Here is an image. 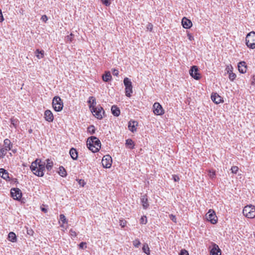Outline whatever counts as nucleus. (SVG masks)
I'll use <instances>...</instances> for the list:
<instances>
[{"label": "nucleus", "mask_w": 255, "mask_h": 255, "mask_svg": "<svg viewBox=\"0 0 255 255\" xmlns=\"http://www.w3.org/2000/svg\"><path fill=\"white\" fill-rule=\"evenodd\" d=\"M30 168L34 174L38 177H42L44 175L45 163L42 162L39 159H36L32 162Z\"/></svg>", "instance_id": "f257e3e1"}, {"label": "nucleus", "mask_w": 255, "mask_h": 255, "mask_svg": "<svg viewBox=\"0 0 255 255\" xmlns=\"http://www.w3.org/2000/svg\"><path fill=\"white\" fill-rule=\"evenodd\" d=\"M88 148L93 152H98L101 148V141L96 136H91L88 138L87 141Z\"/></svg>", "instance_id": "f03ea898"}, {"label": "nucleus", "mask_w": 255, "mask_h": 255, "mask_svg": "<svg viewBox=\"0 0 255 255\" xmlns=\"http://www.w3.org/2000/svg\"><path fill=\"white\" fill-rule=\"evenodd\" d=\"M244 215L250 219L255 217V206L252 205H247L243 210Z\"/></svg>", "instance_id": "7ed1b4c3"}, {"label": "nucleus", "mask_w": 255, "mask_h": 255, "mask_svg": "<svg viewBox=\"0 0 255 255\" xmlns=\"http://www.w3.org/2000/svg\"><path fill=\"white\" fill-rule=\"evenodd\" d=\"M246 44L250 48H255V32L251 31L247 34L246 37Z\"/></svg>", "instance_id": "20e7f679"}, {"label": "nucleus", "mask_w": 255, "mask_h": 255, "mask_svg": "<svg viewBox=\"0 0 255 255\" xmlns=\"http://www.w3.org/2000/svg\"><path fill=\"white\" fill-rule=\"evenodd\" d=\"M52 106L54 110L56 112H60L63 109V103L59 97L55 96L54 97L52 101Z\"/></svg>", "instance_id": "39448f33"}, {"label": "nucleus", "mask_w": 255, "mask_h": 255, "mask_svg": "<svg viewBox=\"0 0 255 255\" xmlns=\"http://www.w3.org/2000/svg\"><path fill=\"white\" fill-rule=\"evenodd\" d=\"M124 83L126 87V95L128 97H130L131 94L132 93V83L129 78L126 77L124 79Z\"/></svg>", "instance_id": "423d86ee"}, {"label": "nucleus", "mask_w": 255, "mask_h": 255, "mask_svg": "<svg viewBox=\"0 0 255 255\" xmlns=\"http://www.w3.org/2000/svg\"><path fill=\"white\" fill-rule=\"evenodd\" d=\"M91 112L93 113V115L98 119H102L103 118L102 114L105 113L103 108L100 106H98V107H93L92 109H91Z\"/></svg>", "instance_id": "0eeeda50"}, {"label": "nucleus", "mask_w": 255, "mask_h": 255, "mask_svg": "<svg viewBox=\"0 0 255 255\" xmlns=\"http://www.w3.org/2000/svg\"><path fill=\"white\" fill-rule=\"evenodd\" d=\"M10 195L12 198L16 200H20L22 197L21 190L17 188H12L10 190Z\"/></svg>", "instance_id": "6e6552de"}, {"label": "nucleus", "mask_w": 255, "mask_h": 255, "mask_svg": "<svg viewBox=\"0 0 255 255\" xmlns=\"http://www.w3.org/2000/svg\"><path fill=\"white\" fill-rule=\"evenodd\" d=\"M207 220L213 224H215L217 222V218L215 212L210 209L206 215Z\"/></svg>", "instance_id": "1a4fd4ad"}, {"label": "nucleus", "mask_w": 255, "mask_h": 255, "mask_svg": "<svg viewBox=\"0 0 255 255\" xmlns=\"http://www.w3.org/2000/svg\"><path fill=\"white\" fill-rule=\"evenodd\" d=\"M112 158L109 155L104 156L102 160V164L104 168H109L111 167Z\"/></svg>", "instance_id": "9d476101"}, {"label": "nucleus", "mask_w": 255, "mask_h": 255, "mask_svg": "<svg viewBox=\"0 0 255 255\" xmlns=\"http://www.w3.org/2000/svg\"><path fill=\"white\" fill-rule=\"evenodd\" d=\"M153 112L156 115H162L164 113L162 106L157 102L155 103L153 105Z\"/></svg>", "instance_id": "9b49d317"}, {"label": "nucleus", "mask_w": 255, "mask_h": 255, "mask_svg": "<svg viewBox=\"0 0 255 255\" xmlns=\"http://www.w3.org/2000/svg\"><path fill=\"white\" fill-rule=\"evenodd\" d=\"M189 73L192 77L195 80H199L201 78L200 75L198 72V69L196 66H192L189 70Z\"/></svg>", "instance_id": "f8f14e48"}, {"label": "nucleus", "mask_w": 255, "mask_h": 255, "mask_svg": "<svg viewBox=\"0 0 255 255\" xmlns=\"http://www.w3.org/2000/svg\"><path fill=\"white\" fill-rule=\"evenodd\" d=\"M138 126V122L136 121L130 120L128 123V129L132 132L136 131V127Z\"/></svg>", "instance_id": "ddd939ff"}, {"label": "nucleus", "mask_w": 255, "mask_h": 255, "mask_svg": "<svg viewBox=\"0 0 255 255\" xmlns=\"http://www.w3.org/2000/svg\"><path fill=\"white\" fill-rule=\"evenodd\" d=\"M44 118L48 122H52L54 120L52 113L50 110H47L44 112Z\"/></svg>", "instance_id": "4468645a"}, {"label": "nucleus", "mask_w": 255, "mask_h": 255, "mask_svg": "<svg viewBox=\"0 0 255 255\" xmlns=\"http://www.w3.org/2000/svg\"><path fill=\"white\" fill-rule=\"evenodd\" d=\"M182 25L184 28L188 29L192 26V23L190 20L184 17L182 19Z\"/></svg>", "instance_id": "2eb2a0df"}, {"label": "nucleus", "mask_w": 255, "mask_h": 255, "mask_svg": "<svg viewBox=\"0 0 255 255\" xmlns=\"http://www.w3.org/2000/svg\"><path fill=\"white\" fill-rule=\"evenodd\" d=\"M12 146L13 144L9 139L6 138L4 140L2 148H3L6 151H7L11 150Z\"/></svg>", "instance_id": "dca6fc26"}, {"label": "nucleus", "mask_w": 255, "mask_h": 255, "mask_svg": "<svg viewBox=\"0 0 255 255\" xmlns=\"http://www.w3.org/2000/svg\"><path fill=\"white\" fill-rule=\"evenodd\" d=\"M211 255H221V251L219 249L218 246L215 244H213L212 249L210 251Z\"/></svg>", "instance_id": "f3484780"}, {"label": "nucleus", "mask_w": 255, "mask_h": 255, "mask_svg": "<svg viewBox=\"0 0 255 255\" xmlns=\"http://www.w3.org/2000/svg\"><path fill=\"white\" fill-rule=\"evenodd\" d=\"M238 69L240 73H245L247 71V66L244 61H241L238 64Z\"/></svg>", "instance_id": "a211bd4d"}, {"label": "nucleus", "mask_w": 255, "mask_h": 255, "mask_svg": "<svg viewBox=\"0 0 255 255\" xmlns=\"http://www.w3.org/2000/svg\"><path fill=\"white\" fill-rule=\"evenodd\" d=\"M211 99L215 104H218L222 102V98L217 93L212 94L211 95Z\"/></svg>", "instance_id": "6ab92c4d"}, {"label": "nucleus", "mask_w": 255, "mask_h": 255, "mask_svg": "<svg viewBox=\"0 0 255 255\" xmlns=\"http://www.w3.org/2000/svg\"><path fill=\"white\" fill-rule=\"evenodd\" d=\"M140 200L143 208L144 209H146L149 206L147 196L146 195L142 196Z\"/></svg>", "instance_id": "aec40b11"}, {"label": "nucleus", "mask_w": 255, "mask_h": 255, "mask_svg": "<svg viewBox=\"0 0 255 255\" xmlns=\"http://www.w3.org/2000/svg\"><path fill=\"white\" fill-rule=\"evenodd\" d=\"M69 154L71 157L74 160H77L78 158V151L76 149L72 147L70 149Z\"/></svg>", "instance_id": "412c9836"}, {"label": "nucleus", "mask_w": 255, "mask_h": 255, "mask_svg": "<svg viewBox=\"0 0 255 255\" xmlns=\"http://www.w3.org/2000/svg\"><path fill=\"white\" fill-rule=\"evenodd\" d=\"M111 111L114 116L118 117L121 113L120 110L117 106L113 105L111 107Z\"/></svg>", "instance_id": "4be33fe9"}, {"label": "nucleus", "mask_w": 255, "mask_h": 255, "mask_svg": "<svg viewBox=\"0 0 255 255\" xmlns=\"http://www.w3.org/2000/svg\"><path fill=\"white\" fill-rule=\"evenodd\" d=\"M7 239L12 243H15L17 241L16 236L15 234L12 232H11L8 234Z\"/></svg>", "instance_id": "5701e85b"}, {"label": "nucleus", "mask_w": 255, "mask_h": 255, "mask_svg": "<svg viewBox=\"0 0 255 255\" xmlns=\"http://www.w3.org/2000/svg\"><path fill=\"white\" fill-rule=\"evenodd\" d=\"M0 176L4 179L7 180L9 179L8 173L3 168L0 169Z\"/></svg>", "instance_id": "b1692460"}, {"label": "nucleus", "mask_w": 255, "mask_h": 255, "mask_svg": "<svg viewBox=\"0 0 255 255\" xmlns=\"http://www.w3.org/2000/svg\"><path fill=\"white\" fill-rule=\"evenodd\" d=\"M102 78L103 80L105 82H108L110 81L112 79V76L110 72H106L105 74L103 75Z\"/></svg>", "instance_id": "393cba45"}, {"label": "nucleus", "mask_w": 255, "mask_h": 255, "mask_svg": "<svg viewBox=\"0 0 255 255\" xmlns=\"http://www.w3.org/2000/svg\"><path fill=\"white\" fill-rule=\"evenodd\" d=\"M226 70L227 71V72L229 74V78L230 80L233 81L236 78V75L232 72L229 66H227V67L226 68Z\"/></svg>", "instance_id": "a878e982"}, {"label": "nucleus", "mask_w": 255, "mask_h": 255, "mask_svg": "<svg viewBox=\"0 0 255 255\" xmlns=\"http://www.w3.org/2000/svg\"><path fill=\"white\" fill-rule=\"evenodd\" d=\"M88 103L90 104V109H92L93 107H95L96 105V99L94 97L91 96L89 98Z\"/></svg>", "instance_id": "bb28decb"}, {"label": "nucleus", "mask_w": 255, "mask_h": 255, "mask_svg": "<svg viewBox=\"0 0 255 255\" xmlns=\"http://www.w3.org/2000/svg\"><path fill=\"white\" fill-rule=\"evenodd\" d=\"M58 174L63 177H66L67 175L66 170L62 166L59 167Z\"/></svg>", "instance_id": "cd10ccee"}, {"label": "nucleus", "mask_w": 255, "mask_h": 255, "mask_svg": "<svg viewBox=\"0 0 255 255\" xmlns=\"http://www.w3.org/2000/svg\"><path fill=\"white\" fill-rule=\"evenodd\" d=\"M35 54L36 57L38 59H41L44 57V51L43 50H40L39 49H36L35 51Z\"/></svg>", "instance_id": "c85d7f7f"}, {"label": "nucleus", "mask_w": 255, "mask_h": 255, "mask_svg": "<svg viewBox=\"0 0 255 255\" xmlns=\"http://www.w3.org/2000/svg\"><path fill=\"white\" fill-rule=\"evenodd\" d=\"M46 165H45V167L48 170H50L52 169V167L53 165V163L52 161L51 160L47 159L46 160Z\"/></svg>", "instance_id": "c756f323"}, {"label": "nucleus", "mask_w": 255, "mask_h": 255, "mask_svg": "<svg viewBox=\"0 0 255 255\" xmlns=\"http://www.w3.org/2000/svg\"><path fill=\"white\" fill-rule=\"evenodd\" d=\"M126 144L129 147L130 149L134 148V142L131 139H128L126 140Z\"/></svg>", "instance_id": "7c9ffc66"}, {"label": "nucleus", "mask_w": 255, "mask_h": 255, "mask_svg": "<svg viewBox=\"0 0 255 255\" xmlns=\"http://www.w3.org/2000/svg\"><path fill=\"white\" fill-rule=\"evenodd\" d=\"M143 252L147 255L150 254V250L147 244H145L142 247Z\"/></svg>", "instance_id": "2f4dec72"}, {"label": "nucleus", "mask_w": 255, "mask_h": 255, "mask_svg": "<svg viewBox=\"0 0 255 255\" xmlns=\"http://www.w3.org/2000/svg\"><path fill=\"white\" fill-rule=\"evenodd\" d=\"M60 220L62 223V224H67L68 220L66 218V217L63 214H60L59 216Z\"/></svg>", "instance_id": "473e14b6"}, {"label": "nucleus", "mask_w": 255, "mask_h": 255, "mask_svg": "<svg viewBox=\"0 0 255 255\" xmlns=\"http://www.w3.org/2000/svg\"><path fill=\"white\" fill-rule=\"evenodd\" d=\"M87 131L90 134H94L95 132V128L93 125L90 126L87 129Z\"/></svg>", "instance_id": "72a5a7b5"}, {"label": "nucleus", "mask_w": 255, "mask_h": 255, "mask_svg": "<svg viewBox=\"0 0 255 255\" xmlns=\"http://www.w3.org/2000/svg\"><path fill=\"white\" fill-rule=\"evenodd\" d=\"M147 223V218L145 216H142L140 219V224L145 225Z\"/></svg>", "instance_id": "f704fd0d"}, {"label": "nucleus", "mask_w": 255, "mask_h": 255, "mask_svg": "<svg viewBox=\"0 0 255 255\" xmlns=\"http://www.w3.org/2000/svg\"><path fill=\"white\" fill-rule=\"evenodd\" d=\"M7 151H6L3 148L0 149V158H3V156L6 154Z\"/></svg>", "instance_id": "c9c22d12"}, {"label": "nucleus", "mask_w": 255, "mask_h": 255, "mask_svg": "<svg viewBox=\"0 0 255 255\" xmlns=\"http://www.w3.org/2000/svg\"><path fill=\"white\" fill-rule=\"evenodd\" d=\"M141 244L140 242L138 239H135L133 241V245L135 248H138L140 245Z\"/></svg>", "instance_id": "e433bc0d"}, {"label": "nucleus", "mask_w": 255, "mask_h": 255, "mask_svg": "<svg viewBox=\"0 0 255 255\" xmlns=\"http://www.w3.org/2000/svg\"><path fill=\"white\" fill-rule=\"evenodd\" d=\"M208 175H209V176L211 178H212V179H213V178H215V176H216L215 171H214V170H210L209 171Z\"/></svg>", "instance_id": "4c0bfd02"}, {"label": "nucleus", "mask_w": 255, "mask_h": 255, "mask_svg": "<svg viewBox=\"0 0 255 255\" xmlns=\"http://www.w3.org/2000/svg\"><path fill=\"white\" fill-rule=\"evenodd\" d=\"M232 172L234 174H236L239 170V168L238 166H233L232 167L231 169Z\"/></svg>", "instance_id": "58836bf2"}, {"label": "nucleus", "mask_w": 255, "mask_h": 255, "mask_svg": "<svg viewBox=\"0 0 255 255\" xmlns=\"http://www.w3.org/2000/svg\"><path fill=\"white\" fill-rule=\"evenodd\" d=\"M69 234L72 237L75 238L77 236L76 232L72 229L70 230Z\"/></svg>", "instance_id": "ea45409f"}, {"label": "nucleus", "mask_w": 255, "mask_h": 255, "mask_svg": "<svg viewBox=\"0 0 255 255\" xmlns=\"http://www.w3.org/2000/svg\"><path fill=\"white\" fill-rule=\"evenodd\" d=\"M79 248L81 249H84L87 248L86 243L85 242H81L79 245Z\"/></svg>", "instance_id": "a19ab883"}, {"label": "nucleus", "mask_w": 255, "mask_h": 255, "mask_svg": "<svg viewBox=\"0 0 255 255\" xmlns=\"http://www.w3.org/2000/svg\"><path fill=\"white\" fill-rule=\"evenodd\" d=\"M77 180L78 181L79 184L82 187H84V185L86 184V182L83 179H78Z\"/></svg>", "instance_id": "79ce46f5"}, {"label": "nucleus", "mask_w": 255, "mask_h": 255, "mask_svg": "<svg viewBox=\"0 0 255 255\" xmlns=\"http://www.w3.org/2000/svg\"><path fill=\"white\" fill-rule=\"evenodd\" d=\"M169 218L174 223H177L176 218L175 216L171 214L169 215Z\"/></svg>", "instance_id": "37998d69"}, {"label": "nucleus", "mask_w": 255, "mask_h": 255, "mask_svg": "<svg viewBox=\"0 0 255 255\" xmlns=\"http://www.w3.org/2000/svg\"><path fill=\"white\" fill-rule=\"evenodd\" d=\"M172 179L175 182L179 181L180 180V178L178 176L176 175H172Z\"/></svg>", "instance_id": "c03bdc74"}, {"label": "nucleus", "mask_w": 255, "mask_h": 255, "mask_svg": "<svg viewBox=\"0 0 255 255\" xmlns=\"http://www.w3.org/2000/svg\"><path fill=\"white\" fill-rule=\"evenodd\" d=\"M126 224H127V222L126 221H124V220H120V225L122 227H124L126 226Z\"/></svg>", "instance_id": "a18cd8bd"}, {"label": "nucleus", "mask_w": 255, "mask_h": 255, "mask_svg": "<svg viewBox=\"0 0 255 255\" xmlns=\"http://www.w3.org/2000/svg\"><path fill=\"white\" fill-rule=\"evenodd\" d=\"M180 255H189V254L186 250H182L180 252Z\"/></svg>", "instance_id": "49530a36"}, {"label": "nucleus", "mask_w": 255, "mask_h": 255, "mask_svg": "<svg viewBox=\"0 0 255 255\" xmlns=\"http://www.w3.org/2000/svg\"><path fill=\"white\" fill-rule=\"evenodd\" d=\"M103 3L106 5V6H109L110 5L111 3L109 2V0H101Z\"/></svg>", "instance_id": "de8ad7c7"}, {"label": "nucleus", "mask_w": 255, "mask_h": 255, "mask_svg": "<svg viewBox=\"0 0 255 255\" xmlns=\"http://www.w3.org/2000/svg\"><path fill=\"white\" fill-rule=\"evenodd\" d=\"M41 19L46 22L48 20V17L46 15H43L41 17Z\"/></svg>", "instance_id": "09e8293b"}, {"label": "nucleus", "mask_w": 255, "mask_h": 255, "mask_svg": "<svg viewBox=\"0 0 255 255\" xmlns=\"http://www.w3.org/2000/svg\"><path fill=\"white\" fill-rule=\"evenodd\" d=\"M73 36H74V35L72 33H71L69 35L67 36V37H66L67 40L72 41V38Z\"/></svg>", "instance_id": "8fccbe9b"}, {"label": "nucleus", "mask_w": 255, "mask_h": 255, "mask_svg": "<svg viewBox=\"0 0 255 255\" xmlns=\"http://www.w3.org/2000/svg\"><path fill=\"white\" fill-rule=\"evenodd\" d=\"M113 74L114 76H118L119 75V71L117 69H114L113 71Z\"/></svg>", "instance_id": "3c124183"}, {"label": "nucleus", "mask_w": 255, "mask_h": 255, "mask_svg": "<svg viewBox=\"0 0 255 255\" xmlns=\"http://www.w3.org/2000/svg\"><path fill=\"white\" fill-rule=\"evenodd\" d=\"M147 29L149 31H151L152 29V24L151 23H148L147 26Z\"/></svg>", "instance_id": "603ef678"}, {"label": "nucleus", "mask_w": 255, "mask_h": 255, "mask_svg": "<svg viewBox=\"0 0 255 255\" xmlns=\"http://www.w3.org/2000/svg\"><path fill=\"white\" fill-rule=\"evenodd\" d=\"M187 36L188 37V39L190 40V41H192L194 39V37L193 36L191 35V34L190 33H188L187 34Z\"/></svg>", "instance_id": "864d4df0"}, {"label": "nucleus", "mask_w": 255, "mask_h": 255, "mask_svg": "<svg viewBox=\"0 0 255 255\" xmlns=\"http://www.w3.org/2000/svg\"><path fill=\"white\" fill-rule=\"evenodd\" d=\"M27 234L30 236H32L33 234V233L34 232L31 229H30V230H27Z\"/></svg>", "instance_id": "5fc2aeb1"}, {"label": "nucleus", "mask_w": 255, "mask_h": 255, "mask_svg": "<svg viewBox=\"0 0 255 255\" xmlns=\"http://www.w3.org/2000/svg\"><path fill=\"white\" fill-rule=\"evenodd\" d=\"M252 84L255 85V76H253L252 77Z\"/></svg>", "instance_id": "6e6d98bb"}, {"label": "nucleus", "mask_w": 255, "mask_h": 255, "mask_svg": "<svg viewBox=\"0 0 255 255\" xmlns=\"http://www.w3.org/2000/svg\"><path fill=\"white\" fill-rule=\"evenodd\" d=\"M11 124H12L14 127H15L16 125L14 124V120L11 119Z\"/></svg>", "instance_id": "4d7b16f0"}, {"label": "nucleus", "mask_w": 255, "mask_h": 255, "mask_svg": "<svg viewBox=\"0 0 255 255\" xmlns=\"http://www.w3.org/2000/svg\"><path fill=\"white\" fill-rule=\"evenodd\" d=\"M42 211H44V212H46V210L45 209H44V208H42Z\"/></svg>", "instance_id": "13d9d810"}, {"label": "nucleus", "mask_w": 255, "mask_h": 255, "mask_svg": "<svg viewBox=\"0 0 255 255\" xmlns=\"http://www.w3.org/2000/svg\"><path fill=\"white\" fill-rule=\"evenodd\" d=\"M12 150V151H13V152H16V150Z\"/></svg>", "instance_id": "bf43d9fd"}]
</instances>
